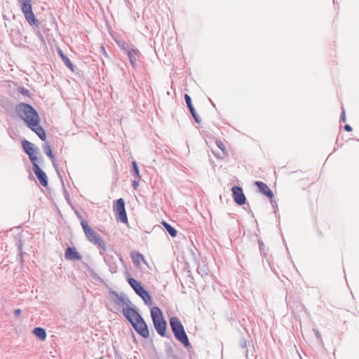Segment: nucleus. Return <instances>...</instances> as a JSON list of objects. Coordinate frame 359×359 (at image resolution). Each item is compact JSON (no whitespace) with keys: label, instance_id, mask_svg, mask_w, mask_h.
Listing matches in <instances>:
<instances>
[{"label":"nucleus","instance_id":"obj_20","mask_svg":"<svg viewBox=\"0 0 359 359\" xmlns=\"http://www.w3.org/2000/svg\"><path fill=\"white\" fill-rule=\"evenodd\" d=\"M58 53L60 54L62 61L64 62L65 65L69 68L71 70H73V64L72 63L71 60L69 59L68 57H67L61 50L58 51Z\"/></svg>","mask_w":359,"mask_h":359},{"label":"nucleus","instance_id":"obj_23","mask_svg":"<svg viewBox=\"0 0 359 359\" xmlns=\"http://www.w3.org/2000/svg\"><path fill=\"white\" fill-rule=\"evenodd\" d=\"M43 151L45 152V154L50 158V159H53V152H52V149L50 147V145L47 143H46L45 144H43Z\"/></svg>","mask_w":359,"mask_h":359},{"label":"nucleus","instance_id":"obj_42","mask_svg":"<svg viewBox=\"0 0 359 359\" xmlns=\"http://www.w3.org/2000/svg\"><path fill=\"white\" fill-rule=\"evenodd\" d=\"M101 359V358H100Z\"/></svg>","mask_w":359,"mask_h":359},{"label":"nucleus","instance_id":"obj_22","mask_svg":"<svg viewBox=\"0 0 359 359\" xmlns=\"http://www.w3.org/2000/svg\"><path fill=\"white\" fill-rule=\"evenodd\" d=\"M184 100H185V102L189 109V111L191 114H194L196 113V111H195V109L192 104V102H191V97L187 95V94H185L184 95Z\"/></svg>","mask_w":359,"mask_h":359},{"label":"nucleus","instance_id":"obj_8","mask_svg":"<svg viewBox=\"0 0 359 359\" xmlns=\"http://www.w3.org/2000/svg\"><path fill=\"white\" fill-rule=\"evenodd\" d=\"M100 253L103 256L104 261L109 266V271L111 273H116L118 269L116 259L119 257L116 252L114 250H106V251L100 250Z\"/></svg>","mask_w":359,"mask_h":359},{"label":"nucleus","instance_id":"obj_7","mask_svg":"<svg viewBox=\"0 0 359 359\" xmlns=\"http://www.w3.org/2000/svg\"><path fill=\"white\" fill-rule=\"evenodd\" d=\"M128 283L135 290L136 294L142 299L147 305L150 306L152 304V299L151 295L146 290H144L140 282L133 278H130L128 280Z\"/></svg>","mask_w":359,"mask_h":359},{"label":"nucleus","instance_id":"obj_35","mask_svg":"<svg viewBox=\"0 0 359 359\" xmlns=\"http://www.w3.org/2000/svg\"><path fill=\"white\" fill-rule=\"evenodd\" d=\"M17 245H18V250H21V249H22V242L21 241V240H19V241H18Z\"/></svg>","mask_w":359,"mask_h":359},{"label":"nucleus","instance_id":"obj_18","mask_svg":"<svg viewBox=\"0 0 359 359\" xmlns=\"http://www.w3.org/2000/svg\"><path fill=\"white\" fill-rule=\"evenodd\" d=\"M131 258L133 259V264L137 266V267H139L140 266V264L141 262H144L145 264H147L144 258V256L137 252H133L131 253Z\"/></svg>","mask_w":359,"mask_h":359},{"label":"nucleus","instance_id":"obj_3","mask_svg":"<svg viewBox=\"0 0 359 359\" xmlns=\"http://www.w3.org/2000/svg\"><path fill=\"white\" fill-rule=\"evenodd\" d=\"M170 325L175 339L181 342L185 348L191 346L184 328L177 317L170 318Z\"/></svg>","mask_w":359,"mask_h":359},{"label":"nucleus","instance_id":"obj_5","mask_svg":"<svg viewBox=\"0 0 359 359\" xmlns=\"http://www.w3.org/2000/svg\"><path fill=\"white\" fill-rule=\"evenodd\" d=\"M81 225L83 229L87 239L92 243L96 245L100 250L106 251V245L101 237L88 224L86 220L81 222Z\"/></svg>","mask_w":359,"mask_h":359},{"label":"nucleus","instance_id":"obj_11","mask_svg":"<svg viewBox=\"0 0 359 359\" xmlns=\"http://www.w3.org/2000/svg\"><path fill=\"white\" fill-rule=\"evenodd\" d=\"M231 190L234 201L238 205L245 204L246 198L242 188L238 186H233Z\"/></svg>","mask_w":359,"mask_h":359},{"label":"nucleus","instance_id":"obj_13","mask_svg":"<svg viewBox=\"0 0 359 359\" xmlns=\"http://www.w3.org/2000/svg\"><path fill=\"white\" fill-rule=\"evenodd\" d=\"M22 146L24 151L28 155L31 156L33 154H37L39 149L35 147L34 144L28 140H24L22 142Z\"/></svg>","mask_w":359,"mask_h":359},{"label":"nucleus","instance_id":"obj_41","mask_svg":"<svg viewBox=\"0 0 359 359\" xmlns=\"http://www.w3.org/2000/svg\"><path fill=\"white\" fill-rule=\"evenodd\" d=\"M215 156H217V158L219 157L217 154H215Z\"/></svg>","mask_w":359,"mask_h":359},{"label":"nucleus","instance_id":"obj_16","mask_svg":"<svg viewBox=\"0 0 359 359\" xmlns=\"http://www.w3.org/2000/svg\"><path fill=\"white\" fill-rule=\"evenodd\" d=\"M127 55L130 60L131 65L135 67L137 59L140 55V52L137 48H130L127 50Z\"/></svg>","mask_w":359,"mask_h":359},{"label":"nucleus","instance_id":"obj_34","mask_svg":"<svg viewBox=\"0 0 359 359\" xmlns=\"http://www.w3.org/2000/svg\"><path fill=\"white\" fill-rule=\"evenodd\" d=\"M344 130L347 132H349V131H351L352 130V128L350 125H345L344 126Z\"/></svg>","mask_w":359,"mask_h":359},{"label":"nucleus","instance_id":"obj_37","mask_svg":"<svg viewBox=\"0 0 359 359\" xmlns=\"http://www.w3.org/2000/svg\"><path fill=\"white\" fill-rule=\"evenodd\" d=\"M121 48H122L124 50H126V52H127V50H129V49L128 48V45H127L126 43H123V45H122Z\"/></svg>","mask_w":359,"mask_h":359},{"label":"nucleus","instance_id":"obj_12","mask_svg":"<svg viewBox=\"0 0 359 359\" xmlns=\"http://www.w3.org/2000/svg\"><path fill=\"white\" fill-rule=\"evenodd\" d=\"M65 259L72 261L81 260L82 257L74 247H68L65 250Z\"/></svg>","mask_w":359,"mask_h":359},{"label":"nucleus","instance_id":"obj_33","mask_svg":"<svg viewBox=\"0 0 359 359\" xmlns=\"http://www.w3.org/2000/svg\"><path fill=\"white\" fill-rule=\"evenodd\" d=\"M21 310L20 309H17L14 311V316L15 317H18L21 314Z\"/></svg>","mask_w":359,"mask_h":359},{"label":"nucleus","instance_id":"obj_10","mask_svg":"<svg viewBox=\"0 0 359 359\" xmlns=\"http://www.w3.org/2000/svg\"><path fill=\"white\" fill-rule=\"evenodd\" d=\"M111 294L115 297L114 302L118 306L123 308H135V306L132 303L129 298L125 294H118L116 292H111Z\"/></svg>","mask_w":359,"mask_h":359},{"label":"nucleus","instance_id":"obj_9","mask_svg":"<svg viewBox=\"0 0 359 359\" xmlns=\"http://www.w3.org/2000/svg\"><path fill=\"white\" fill-rule=\"evenodd\" d=\"M114 211L116 213V219L122 223L128 222V217L125 208V202L123 198H119L115 201L114 205Z\"/></svg>","mask_w":359,"mask_h":359},{"label":"nucleus","instance_id":"obj_15","mask_svg":"<svg viewBox=\"0 0 359 359\" xmlns=\"http://www.w3.org/2000/svg\"><path fill=\"white\" fill-rule=\"evenodd\" d=\"M40 184L46 187L48 185V178L46 174L41 170L39 166H36V169L33 170Z\"/></svg>","mask_w":359,"mask_h":359},{"label":"nucleus","instance_id":"obj_38","mask_svg":"<svg viewBox=\"0 0 359 359\" xmlns=\"http://www.w3.org/2000/svg\"><path fill=\"white\" fill-rule=\"evenodd\" d=\"M259 248H260V250L261 251H263L264 250V243L262 241H259Z\"/></svg>","mask_w":359,"mask_h":359},{"label":"nucleus","instance_id":"obj_25","mask_svg":"<svg viewBox=\"0 0 359 359\" xmlns=\"http://www.w3.org/2000/svg\"><path fill=\"white\" fill-rule=\"evenodd\" d=\"M51 161H52L53 165L54 168L55 169V171H56L58 177L61 179V180H62V172L58 168V164H57L55 157H53V159H51Z\"/></svg>","mask_w":359,"mask_h":359},{"label":"nucleus","instance_id":"obj_32","mask_svg":"<svg viewBox=\"0 0 359 359\" xmlns=\"http://www.w3.org/2000/svg\"><path fill=\"white\" fill-rule=\"evenodd\" d=\"M341 121L342 122H346V121L344 109H342V113H341Z\"/></svg>","mask_w":359,"mask_h":359},{"label":"nucleus","instance_id":"obj_14","mask_svg":"<svg viewBox=\"0 0 359 359\" xmlns=\"http://www.w3.org/2000/svg\"><path fill=\"white\" fill-rule=\"evenodd\" d=\"M255 184L259 188V191L262 194L265 195L270 199L273 198V194L272 191L268 187V186L265 183H264L262 182H259V181H256L255 182Z\"/></svg>","mask_w":359,"mask_h":359},{"label":"nucleus","instance_id":"obj_28","mask_svg":"<svg viewBox=\"0 0 359 359\" xmlns=\"http://www.w3.org/2000/svg\"><path fill=\"white\" fill-rule=\"evenodd\" d=\"M216 144L219 149H220L223 152L225 151V146L224 143L221 140H217Z\"/></svg>","mask_w":359,"mask_h":359},{"label":"nucleus","instance_id":"obj_26","mask_svg":"<svg viewBox=\"0 0 359 359\" xmlns=\"http://www.w3.org/2000/svg\"><path fill=\"white\" fill-rule=\"evenodd\" d=\"M30 161L32 163L33 165V170L36 169V166H39L38 165V158L36 156V154H31V156H29Z\"/></svg>","mask_w":359,"mask_h":359},{"label":"nucleus","instance_id":"obj_1","mask_svg":"<svg viewBox=\"0 0 359 359\" xmlns=\"http://www.w3.org/2000/svg\"><path fill=\"white\" fill-rule=\"evenodd\" d=\"M122 313L130 323L134 330L143 338H148L149 332L147 325L135 308H123Z\"/></svg>","mask_w":359,"mask_h":359},{"label":"nucleus","instance_id":"obj_19","mask_svg":"<svg viewBox=\"0 0 359 359\" xmlns=\"http://www.w3.org/2000/svg\"><path fill=\"white\" fill-rule=\"evenodd\" d=\"M34 334L41 340H44L46 338V330L40 327H35L33 330Z\"/></svg>","mask_w":359,"mask_h":359},{"label":"nucleus","instance_id":"obj_21","mask_svg":"<svg viewBox=\"0 0 359 359\" xmlns=\"http://www.w3.org/2000/svg\"><path fill=\"white\" fill-rule=\"evenodd\" d=\"M163 225L170 236L175 237L177 236V231L173 226L165 222H163Z\"/></svg>","mask_w":359,"mask_h":359},{"label":"nucleus","instance_id":"obj_27","mask_svg":"<svg viewBox=\"0 0 359 359\" xmlns=\"http://www.w3.org/2000/svg\"><path fill=\"white\" fill-rule=\"evenodd\" d=\"M132 164H133V171L134 172L137 178L140 179V171H139V168L137 167L136 162L133 161Z\"/></svg>","mask_w":359,"mask_h":359},{"label":"nucleus","instance_id":"obj_39","mask_svg":"<svg viewBox=\"0 0 359 359\" xmlns=\"http://www.w3.org/2000/svg\"><path fill=\"white\" fill-rule=\"evenodd\" d=\"M101 51L102 53H104L105 55H107L106 50L103 46L101 47Z\"/></svg>","mask_w":359,"mask_h":359},{"label":"nucleus","instance_id":"obj_36","mask_svg":"<svg viewBox=\"0 0 359 359\" xmlns=\"http://www.w3.org/2000/svg\"><path fill=\"white\" fill-rule=\"evenodd\" d=\"M315 335H316V337L318 339H320L321 338L320 333V332L318 330H315Z\"/></svg>","mask_w":359,"mask_h":359},{"label":"nucleus","instance_id":"obj_30","mask_svg":"<svg viewBox=\"0 0 359 359\" xmlns=\"http://www.w3.org/2000/svg\"><path fill=\"white\" fill-rule=\"evenodd\" d=\"M140 180V179H138L136 177V179L135 180H133V187H134V189H136L139 187Z\"/></svg>","mask_w":359,"mask_h":359},{"label":"nucleus","instance_id":"obj_6","mask_svg":"<svg viewBox=\"0 0 359 359\" xmlns=\"http://www.w3.org/2000/svg\"><path fill=\"white\" fill-rule=\"evenodd\" d=\"M32 0H18V3L23 13L27 22L30 25H39V20L35 18L32 11Z\"/></svg>","mask_w":359,"mask_h":359},{"label":"nucleus","instance_id":"obj_24","mask_svg":"<svg viewBox=\"0 0 359 359\" xmlns=\"http://www.w3.org/2000/svg\"><path fill=\"white\" fill-rule=\"evenodd\" d=\"M86 270L88 271L90 276L93 278H94L95 280H99V281H102V279L100 278V277L95 273V271L92 268H90L88 265H86Z\"/></svg>","mask_w":359,"mask_h":359},{"label":"nucleus","instance_id":"obj_31","mask_svg":"<svg viewBox=\"0 0 359 359\" xmlns=\"http://www.w3.org/2000/svg\"><path fill=\"white\" fill-rule=\"evenodd\" d=\"M191 115L194 117V118L196 121V122H197V123H200L201 122L200 118H199V116H198V115L197 114L196 112L195 114H191Z\"/></svg>","mask_w":359,"mask_h":359},{"label":"nucleus","instance_id":"obj_2","mask_svg":"<svg viewBox=\"0 0 359 359\" xmlns=\"http://www.w3.org/2000/svg\"><path fill=\"white\" fill-rule=\"evenodd\" d=\"M15 111L18 116L25 121L28 126H34L37 124L39 116L36 110L30 104L20 102L15 107Z\"/></svg>","mask_w":359,"mask_h":359},{"label":"nucleus","instance_id":"obj_17","mask_svg":"<svg viewBox=\"0 0 359 359\" xmlns=\"http://www.w3.org/2000/svg\"><path fill=\"white\" fill-rule=\"evenodd\" d=\"M40 118L37 121V124L34 126H28L32 131H34L38 137L43 141H44L46 138V133L43 128L39 125Z\"/></svg>","mask_w":359,"mask_h":359},{"label":"nucleus","instance_id":"obj_4","mask_svg":"<svg viewBox=\"0 0 359 359\" xmlns=\"http://www.w3.org/2000/svg\"><path fill=\"white\" fill-rule=\"evenodd\" d=\"M151 316L158 334L161 337H165L167 323L163 319L161 310L158 306H153L151 309Z\"/></svg>","mask_w":359,"mask_h":359},{"label":"nucleus","instance_id":"obj_29","mask_svg":"<svg viewBox=\"0 0 359 359\" xmlns=\"http://www.w3.org/2000/svg\"><path fill=\"white\" fill-rule=\"evenodd\" d=\"M19 92L22 94V95H29V90L25 88H20L19 89Z\"/></svg>","mask_w":359,"mask_h":359},{"label":"nucleus","instance_id":"obj_40","mask_svg":"<svg viewBox=\"0 0 359 359\" xmlns=\"http://www.w3.org/2000/svg\"><path fill=\"white\" fill-rule=\"evenodd\" d=\"M271 203L272 204L273 208L277 209V205L276 204H273V201L271 199Z\"/></svg>","mask_w":359,"mask_h":359}]
</instances>
